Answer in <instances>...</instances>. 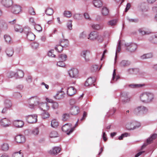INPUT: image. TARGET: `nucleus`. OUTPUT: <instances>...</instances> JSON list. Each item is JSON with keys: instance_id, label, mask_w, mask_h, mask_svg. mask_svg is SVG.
Here are the masks:
<instances>
[{"instance_id": "14", "label": "nucleus", "mask_w": 157, "mask_h": 157, "mask_svg": "<svg viewBox=\"0 0 157 157\" xmlns=\"http://www.w3.org/2000/svg\"><path fill=\"white\" fill-rule=\"evenodd\" d=\"M76 92V90L73 87L71 86L67 89V94L69 96H72Z\"/></svg>"}, {"instance_id": "19", "label": "nucleus", "mask_w": 157, "mask_h": 157, "mask_svg": "<svg viewBox=\"0 0 157 157\" xmlns=\"http://www.w3.org/2000/svg\"><path fill=\"white\" fill-rule=\"evenodd\" d=\"M65 95L64 92L63 91H60L57 92L56 95L55 96V98L57 99H60L63 98Z\"/></svg>"}, {"instance_id": "8", "label": "nucleus", "mask_w": 157, "mask_h": 157, "mask_svg": "<svg viewBox=\"0 0 157 157\" xmlns=\"http://www.w3.org/2000/svg\"><path fill=\"white\" fill-rule=\"evenodd\" d=\"M68 73L71 77L76 78L78 76V71L77 69L73 68L69 71Z\"/></svg>"}, {"instance_id": "5", "label": "nucleus", "mask_w": 157, "mask_h": 157, "mask_svg": "<svg viewBox=\"0 0 157 157\" xmlns=\"http://www.w3.org/2000/svg\"><path fill=\"white\" fill-rule=\"evenodd\" d=\"M147 111L146 108L144 106H140L135 109L134 110V113L138 115L139 113H144Z\"/></svg>"}, {"instance_id": "48", "label": "nucleus", "mask_w": 157, "mask_h": 157, "mask_svg": "<svg viewBox=\"0 0 157 157\" xmlns=\"http://www.w3.org/2000/svg\"><path fill=\"white\" fill-rule=\"evenodd\" d=\"M91 70L93 72H95L98 70V66L97 65H93L91 68Z\"/></svg>"}, {"instance_id": "42", "label": "nucleus", "mask_w": 157, "mask_h": 157, "mask_svg": "<svg viewBox=\"0 0 157 157\" xmlns=\"http://www.w3.org/2000/svg\"><path fill=\"white\" fill-rule=\"evenodd\" d=\"M73 17L76 20H80L82 19V16L80 14H75L74 15Z\"/></svg>"}, {"instance_id": "46", "label": "nucleus", "mask_w": 157, "mask_h": 157, "mask_svg": "<svg viewBox=\"0 0 157 157\" xmlns=\"http://www.w3.org/2000/svg\"><path fill=\"white\" fill-rule=\"evenodd\" d=\"M63 14L64 16L67 17H70L71 16V12L69 11H65Z\"/></svg>"}, {"instance_id": "4", "label": "nucleus", "mask_w": 157, "mask_h": 157, "mask_svg": "<svg viewBox=\"0 0 157 157\" xmlns=\"http://www.w3.org/2000/svg\"><path fill=\"white\" fill-rule=\"evenodd\" d=\"M10 11L13 13L17 14L21 11V7L17 5H12L10 6Z\"/></svg>"}, {"instance_id": "34", "label": "nucleus", "mask_w": 157, "mask_h": 157, "mask_svg": "<svg viewBox=\"0 0 157 157\" xmlns=\"http://www.w3.org/2000/svg\"><path fill=\"white\" fill-rule=\"evenodd\" d=\"M9 145L6 143H4L2 145L1 148L2 150L4 151H7L9 149Z\"/></svg>"}, {"instance_id": "6", "label": "nucleus", "mask_w": 157, "mask_h": 157, "mask_svg": "<svg viewBox=\"0 0 157 157\" xmlns=\"http://www.w3.org/2000/svg\"><path fill=\"white\" fill-rule=\"evenodd\" d=\"M37 116L36 114L31 115L26 117L27 121L30 123H33L36 122L37 121Z\"/></svg>"}, {"instance_id": "61", "label": "nucleus", "mask_w": 157, "mask_h": 157, "mask_svg": "<svg viewBox=\"0 0 157 157\" xmlns=\"http://www.w3.org/2000/svg\"><path fill=\"white\" fill-rule=\"evenodd\" d=\"M135 70H136V69H130L128 70L129 73L130 74H134V72Z\"/></svg>"}, {"instance_id": "45", "label": "nucleus", "mask_w": 157, "mask_h": 157, "mask_svg": "<svg viewBox=\"0 0 157 157\" xmlns=\"http://www.w3.org/2000/svg\"><path fill=\"white\" fill-rule=\"evenodd\" d=\"M38 43L36 42H33L31 44V46L33 49H36L38 47Z\"/></svg>"}, {"instance_id": "31", "label": "nucleus", "mask_w": 157, "mask_h": 157, "mask_svg": "<svg viewBox=\"0 0 157 157\" xmlns=\"http://www.w3.org/2000/svg\"><path fill=\"white\" fill-rule=\"evenodd\" d=\"M70 118V115L69 113H64L62 116V119L63 121L68 120Z\"/></svg>"}, {"instance_id": "57", "label": "nucleus", "mask_w": 157, "mask_h": 157, "mask_svg": "<svg viewBox=\"0 0 157 157\" xmlns=\"http://www.w3.org/2000/svg\"><path fill=\"white\" fill-rule=\"evenodd\" d=\"M13 77H15L16 78H17L16 72L14 71L10 72V78Z\"/></svg>"}, {"instance_id": "27", "label": "nucleus", "mask_w": 157, "mask_h": 157, "mask_svg": "<svg viewBox=\"0 0 157 157\" xmlns=\"http://www.w3.org/2000/svg\"><path fill=\"white\" fill-rule=\"evenodd\" d=\"M59 44L64 47H67L68 44V41L67 40L62 39L59 41Z\"/></svg>"}, {"instance_id": "35", "label": "nucleus", "mask_w": 157, "mask_h": 157, "mask_svg": "<svg viewBox=\"0 0 157 157\" xmlns=\"http://www.w3.org/2000/svg\"><path fill=\"white\" fill-rule=\"evenodd\" d=\"M58 134L57 132L55 131H52L50 134V136L51 138H55L58 136Z\"/></svg>"}, {"instance_id": "36", "label": "nucleus", "mask_w": 157, "mask_h": 157, "mask_svg": "<svg viewBox=\"0 0 157 157\" xmlns=\"http://www.w3.org/2000/svg\"><path fill=\"white\" fill-rule=\"evenodd\" d=\"M117 21L116 20H112L109 21L108 23V25L109 26H115L116 25Z\"/></svg>"}, {"instance_id": "26", "label": "nucleus", "mask_w": 157, "mask_h": 157, "mask_svg": "<svg viewBox=\"0 0 157 157\" xmlns=\"http://www.w3.org/2000/svg\"><path fill=\"white\" fill-rule=\"evenodd\" d=\"M35 35L32 32H29L27 34V37L28 39L30 41L33 40L35 38Z\"/></svg>"}, {"instance_id": "23", "label": "nucleus", "mask_w": 157, "mask_h": 157, "mask_svg": "<svg viewBox=\"0 0 157 157\" xmlns=\"http://www.w3.org/2000/svg\"><path fill=\"white\" fill-rule=\"evenodd\" d=\"M131 64L130 61L127 60H122L120 63V65L121 67H126L129 66Z\"/></svg>"}, {"instance_id": "1", "label": "nucleus", "mask_w": 157, "mask_h": 157, "mask_svg": "<svg viewBox=\"0 0 157 157\" xmlns=\"http://www.w3.org/2000/svg\"><path fill=\"white\" fill-rule=\"evenodd\" d=\"M153 99V95L148 93H143L140 95V100L144 102H149Z\"/></svg>"}, {"instance_id": "44", "label": "nucleus", "mask_w": 157, "mask_h": 157, "mask_svg": "<svg viewBox=\"0 0 157 157\" xmlns=\"http://www.w3.org/2000/svg\"><path fill=\"white\" fill-rule=\"evenodd\" d=\"M139 33L142 35L149 34L150 33V32H145L142 29H139Z\"/></svg>"}, {"instance_id": "9", "label": "nucleus", "mask_w": 157, "mask_h": 157, "mask_svg": "<svg viewBox=\"0 0 157 157\" xmlns=\"http://www.w3.org/2000/svg\"><path fill=\"white\" fill-rule=\"evenodd\" d=\"M81 55V56L85 59L86 61H88L89 60L90 53L89 50H86L82 51Z\"/></svg>"}, {"instance_id": "59", "label": "nucleus", "mask_w": 157, "mask_h": 157, "mask_svg": "<svg viewBox=\"0 0 157 157\" xmlns=\"http://www.w3.org/2000/svg\"><path fill=\"white\" fill-rule=\"evenodd\" d=\"M84 16L86 19L88 20H90L91 18L90 17L89 14L87 13H85L84 14Z\"/></svg>"}, {"instance_id": "18", "label": "nucleus", "mask_w": 157, "mask_h": 157, "mask_svg": "<svg viewBox=\"0 0 157 157\" xmlns=\"http://www.w3.org/2000/svg\"><path fill=\"white\" fill-rule=\"evenodd\" d=\"M39 107L41 109L44 111H46L49 109V106L48 105L47 103H40Z\"/></svg>"}, {"instance_id": "51", "label": "nucleus", "mask_w": 157, "mask_h": 157, "mask_svg": "<svg viewBox=\"0 0 157 157\" xmlns=\"http://www.w3.org/2000/svg\"><path fill=\"white\" fill-rule=\"evenodd\" d=\"M63 61L62 60L58 62L57 65L60 67H64L65 66V64Z\"/></svg>"}, {"instance_id": "25", "label": "nucleus", "mask_w": 157, "mask_h": 157, "mask_svg": "<svg viewBox=\"0 0 157 157\" xmlns=\"http://www.w3.org/2000/svg\"><path fill=\"white\" fill-rule=\"evenodd\" d=\"M101 13L103 16H106L108 15L109 10L106 7H103L101 10Z\"/></svg>"}, {"instance_id": "55", "label": "nucleus", "mask_w": 157, "mask_h": 157, "mask_svg": "<svg viewBox=\"0 0 157 157\" xmlns=\"http://www.w3.org/2000/svg\"><path fill=\"white\" fill-rule=\"evenodd\" d=\"M4 37L6 42L8 43L10 42V36L9 35H4Z\"/></svg>"}, {"instance_id": "22", "label": "nucleus", "mask_w": 157, "mask_h": 157, "mask_svg": "<svg viewBox=\"0 0 157 157\" xmlns=\"http://www.w3.org/2000/svg\"><path fill=\"white\" fill-rule=\"evenodd\" d=\"M93 3L94 6L98 8H100L102 5V2L100 0H94Z\"/></svg>"}, {"instance_id": "17", "label": "nucleus", "mask_w": 157, "mask_h": 157, "mask_svg": "<svg viewBox=\"0 0 157 157\" xmlns=\"http://www.w3.org/2000/svg\"><path fill=\"white\" fill-rule=\"evenodd\" d=\"M79 112V108L77 106L72 107L70 110V113L72 115H76L78 114Z\"/></svg>"}, {"instance_id": "2", "label": "nucleus", "mask_w": 157, "mask_h": 157, "mask_svg": "<svg viewBox=\"0 0 157 157\" xmlns=\"http://www.w3.org/2000/svg\"><path fill=\"white\" fill-rule=\"evenodd\" d=\"M75 128V127H72V124L70 123L66 124L62 126V130L67 135H69L73 132Z\"/></svg>"}, {"instance_id": "56", "label": "nucleus", "mask_w": 157, "mask_h": 157, "mask_svg": "<svg viewBox=\"0 0 157 157\" xmlns=\"http://www.w3.org/2000/svg\"><path fill=\"white\" fill-rule=\"evenodd\" d=\"M72 21H68L67 24V26L68 28L71 30L72 29Z\"/></svg>"}, {"instance_id": "39", "label": "nucleus", "mask_w": 157, "mask_h": 157, "mask_svg": "<svg viewBox=\"0 0 157 157\" xmlns=\"http://www.w3.org/2000/svg\"><path fill=\"white\" fill-rule=\"evenodd\" d=\"M35 29L38 31L40 32L42 31V29L41 26L38 24H35L34 25Z\"/></svg>"}, {"instance_id": "7", "label": "nucleus", "mask_w": 157, "mask_h": 157, "mask_svg": "<svg viewBox=\"0 0 157 157\" xmlns=\"http://www.w3.org/2000/svg\"><path fill=\"white\" fill-rule=\"evenodd\" d=\"M15 140L17 143L23 144L25 141V136L21 134L17 135L15 137Z\"/></svg>"}, {"instance_id": "16", "label": "nucleus", "mask_w": 157, "mask_h": 157, "mask_svg": "<svg viewBox=\"0 0 157 157\" xmlns=\"http://www.w3.org/2000/svg\"><path fill=\"white\" fill-rule=\"evenodd\" d=\"M13 123L15 126L18 128H21L24 124V122L20 120L15 121L13 122Z\"/></svg>"}, {"instance_id": "29", "label": "nucleus", "mask_w": 157, "mask_h": 157, "mask_svg": "<svg viewBox=\"0 0 157 157\" xmlns=\"http://www.w3.org/2000/svg\"><path fill=\"white\" fill-rule=\"evenodd\" d=\"M12 157H23V153L20 150L18 152H15L12 155Z\"/></svg>"}, {"instance_id": "28", "label": "nucleus", "mask_w": 157, "mask_h": 157, "mask_svg": "<svg viewBox=\"0 0 157 157\" xmlns=\"http://www.w3.org/2000/svg\"><path fill=\"white\" fill-rule=\"evenodd\" d=\"M135 124L134 122L128 123L126 125V128L128 130L133 129L135 128Z\"/></svg>"}, {"instance_id": "64", "label": "nucleus", "mask_w": 157, "mask_h": 157, "mask_svg": "<svg viewBox=\"0 0 157 157\" xmlns=\"http://www.w3.org/2000/svg\"><path fill=\"white\" fill-rule=\"evenodd\" d=\"M87 115V113L86 112H84L83 115V117L81 119V121H82L83 120L85 119L86 117V116Z\"/></svg>"}, {"instance_id": "33", "label": "nucleus", "mask_w": 157, "mask_h": 157, "mask_svg": "<svg viewBox=\"0 0 157 157\" xmlns=\"http://www.w3.org/2000/svg\"><path fill=\"white\" fill-rule=\"evenodd\" d=\"M53 9L50 8H47L45 11L46 13L48 15H51L53 14Z\"/></svg>"}, {"instance_id": "60", "label": "nucleus", "mask_w": 157, "mask_h": 157, "mask_svg": "<svg viewBox=\"0 0 157 157\" xmlns=\"http://www.w3.org/2000/svg\"><path fill=\"white\" fill-rule=\"evenodd\" d=\"M121 41H119L118 44V46L117 48V50L116 51V53L117 52H119L121 51Z\"/></svg>"}, {"instance_id": "54", "label": "nucleus", "mask_w": 157, "mask_h": 157, "mask_svg": "<svg viewBox=\"0 0 157 157\" xmlns=\"http://www.w3.org/2000/svg\"><path fill=\"white\" fill-rule=\"evenodd\" d=\"M92 27L93 29L96 30L99 29L100 28V25L97 24L92 25Z\"/></svg>"}, {"instance_id": "30", "label": "nucleus", "mask_w": 157, "mask_h": 157, "mask_svg": "<svg viewBox=\"0 0 157 157\" xmlns=\"http://www.w3.org/2000/svg\"><path fill=\"white\" fill-rule=\"evenodd\" d=\"M157 136V135L156 134H153L151 137L150 138L148 139L147 140V144H150L151 141L154 139H155Z\"/></svg>"}, {"instance_id": "58", "label": "nucleus", "mask_w": 157, "mask_h": 157, "mask_svg": "<svg viewBox=\"0 0 157 157\" xmlns=\"http://www.w3.org/2000/svg\"><path fill=\"white\" fill-rule=\"evenodd\" d=\"M39 131L37 128H35L32 131V133L34 135H37Z\"/></svg>"}, {"instance_id": "49", "label": "nucleus", "mask_w": 157, "mask_h": 157, "mask_svg": "<svg viewBox=\"0 0 157 157\" xmlns=\"http://www.w3.org/2000/svg\"><path fill=\"white\" fill-rule=\"evenodd\" d=\"M29 13L30 14L32 15H34L35 14V12L34 11V9L33 7H30L29 9Z\"/></svg>"}, {"instance_id": "37", "label": "nucleus", "mask_w": 157, "mask_h": 157, "mask_svg": "<svg viewBox=\"0 0 157 157\" xmlns=\"http://www.w3.org/2000/svg\"><path fill=\"white\" fill-rule=\"evenodd\" d=\"M64 47L62 46L61 44L57 45L55 47V49L59 52H61L63 50V48Z\"/></svg>"}, {"instance_id": "47", "label": "nucleus", "mask_w": 157, "mask_h": 157, "mask_svg": "<svg viewBox=\"0 0 157 157\" xmlns=\"http://www.w3.org/2000/svg\"><path fill=\"white\" fill-rule=\"evenodd\" d=\"M128 136H129V134L127 133H125L122 134L121 136H120L118 138V139L120 140H121L123 139V137Z\"/></svg>"}, {"instance_id": "32", "label": "nucleus", "mask_w": 157, "mask_h": 157, "mask_svg": "<svg viewBox=\"0 0 157 157\" xmlns=\"http://www.w3.org/2000/svg\"><path fill=\"white\" fill-rule=\"evenodd\" d=\"M51 126L53 128H56L59 125V123L56 119L53 120L51 123Z\"/></svg>"}, {"instance_id": "24", "label": "nucleus", "mask_w": 157, "mask_h": 157, "mask_svg": "<svg viewBox=\"0 0 157 157\" xmlns=\"http://www.w3.org/2000/svg\"><path fill=\"white\" fill-rule=\"evenodd\" d=\"M17 78H19L23 77L24 76V73L23 71L19 70L16 72Z\"/></svg>"}, {"instance_id": "53", "label": "nucleus", "mask_w": 157, "mask_h": 157, "mask_svg": "<svg viewBox=\"0 0 157 157\" xmlns=\"http://www.w3.org/2000/svg\"><path fill=\"white\" fill-rule=\"evenodd\" d=\"M49 117V114L48 113H43L42 115V117L43 118H48Z\"/></svg>"}, {"instance_id": "38", "label": "nucleus", "mask_w": 157, "mask_h": 157, "mask_svg": "<svg viewBox=\"0 0 157 157\" xmlns=\"http://www.w3.org/2000/svg\"><path fill=\"white\" fill-rule=\"evenodd\" d=\"M2 3L3 5L6 7H10L9 0H2Z\"/></svg>"}, {"instance_id": "43", "label": "nucleus", "mask_w": 157, "mask_h": 157, "mask_svg": "<svg viewBox=\"0 0 157 157\" xmlns=\"http://www.w3.org/2000/svg\"><path fill=\"white\" fill-rule=\"evenodd\" d=\"M67 57V55L64 54H61L59 56V58L60 59V60L63 61L66 60Z\"/></svg>"}, {"instance_id": "11", "label": "nucleus", "mask_w": 157, "mask_h": 157, "mask_svg": "<svg viewBox=\"0 0 157 157\" xmlns=\"http://www.w3.org/2000/svg\"><path fill=\"white\" fill-rule=\"evenodd\" d=\"M126 49L131 52L135 51L137 48V45L135 44L132 43L129 45H126Z\"/></svg>"}, {"instance_id": "50", "label": "nucleus", "mask_w": 157, "mask_h": 157, "mask_svg": "<svg viewBox=\"0 0 157 157\" xmlns=\"http://www.w3.org/2000/svg\"><path fill=\"white\" fill-rule=\"evenodd\" d=\"M54 50H50L48 53V55L49 56L51 57H55L56 55L54 54Z\"/></svg>"}, {"instance_id": "15", "label": "nucleus", "mask_w": 157, "mask_h": 157, "mask_svg": "<svg viewBox=\"0 0 157 157\" xmlns=\"http://www.w3.org/2000/svg\"><path fill=\"white\" fill-rule=\"evenodd\" d=\"M9 120L7 119L6 118H4L1 120L0 121V124L2 126L6 127L9 126Z\"/></svg>"}, {"instance_id": "63", "label": "nucleus", "mask_w": 157, "mask_h": 157, "mask_svg": "<svg viewBox=\"0 0 157 157\" xmlns=\"http://www.w3.org/2000/svg\"><path fill=\"white\" fill-rule=\"evenodd\" d=\"M152 42L155 43H157V36H154L152 38Z\"/></svg>"}, {"instance_id": "40", "label": "nucleus", "mask_w": 157, "mask_h": 157, "mask_svg": "<svg viewBox=\"0 0 157 157\" xmlns=\"http://www.w3.org/2000/svg\"><path fill=\"white\" fill-rule=\"evenodd\" d=\"M52 107L54 109H57L59 106L58 103L56 101H53L52 102Z\"/></svg>"}, {"instance_id": "10", "label": "nucleus", "mask_w": 157, "mask_h": 157, "mask_svg": "<svg viewBox=\"0 0 157 157\" xmlns=\"http://www.w3.org/2000/svg\"><path fill=\"white\" fill-rule=\"evenodd\" d=\"M61 150V148L59 147H53L52 149L50 150L48 153L50 155H56L59 153Z\"/></svg>"}, {"instance_id": "41", "label": "nucleus", "mask_w": 157, "mask_h": 157, "mask_svg": "<svg viewBox=\"0 0 157 157\" xmlns=\"http://www.w3.org/2000/svg\"><path fill=\"white\" fill-rule=\"evenodd\" d=\"M30 28L29 27H25L23 29V32L26 34H28L31 32Z\"/></svg>"}, {"instance_id": "12", "label": "nucleus", "mask_w": 157, "mask_h": 157, "mask_svg": "<svg viewBox=\"0 0 157 157\" xmlns=\"http://www.w3.org/2000/svg\"><path fill=\"white\" fill-rule=\"evenodd\" d=\"M122 100L123 102L125 103L128 102L130 101L131 97L128 96L127 93H124L122 94Z\"/></svg>"}, {"instance_id": "62", "label": "nucleus", "mask_w": 157, "mask_h": 157, "mask_svg": "<svg viewBox=\"0 0 157 157\" xmlns=\"http://www.w3.org/2000/svg\"><path fill=\"white\" fill-rule=\"evenodd\" d=\"M131 7V4L130 3H128L126 5V8L125 10V12H127L129 10Z\"/></svg>"}, {"instance_id": "3", "label": "nucleus", "mask_w": 157, "mask_h": 157, "mask_svg": "<svg viewBox=\"0 0 157 157\" xmlns=\"http://www.w3.org/2000/svg\"><path fill=\"white\" fill-rule=\"evenodd\" d=\"M16 21V19L13 20L12 21H10V25L12 28H13L14 30L17 32H22L23 29L20 25L17 24H15Z\"/></svg>"}, {"instance_id": "21", "label": "nucleus", "mask_w": 157, "mask_h": 157, "mask_svg": "<svg viewBox=\"0 0 157 157\" xmlns=\"http://www.w3.org/2000/svg\"><path fill=\"white\" fill-rule=\"evenodd\" d=\"M98 36L97 33L96 32H91L89 35V37L88 38V39H90L91 40H94L96 39Z\"/></svg>"}, {"instance_id": "13", "label": "nucleus", "mask_w": 157, "mask_h": 157, "mask_svg": "<svg viewBox=\"0 0 157 157\" xmlns=\"http://www.w3.org/2000/svg\"><path fill=\"white\" fill-rule=\"evenodd\" d=\"M95 81V79L94 78H92V77H90L87 79L85 83V85L86 86H89L93 84L94 86V83Z\"/></svg>"}, {"instance_id": "20", "label": "nucleus", "mask_w": 157, "mask_h": 157, "mask_svg": "<svg viewBox=\"0 0 157 157\" xmlns=\"http://www.w3.org/2000/svg\"><path fill=\"white\" fill-rule=\"evenodd\" d=\"M30 102L32 101L33 102L35 105H39L40 104V99L37 97H32L29 100Z\"/></svg>"}, {"instance_id": "52", "label": "nucleus", "mask_w": 157, "mask_h": 157, "mask_svg": "<svg viewBox=\"0 0 157 157\" xmlns=\"http://www.w3.org/2000/svg\"><path fill=\"white\" fill-rule=\"evenodd\" d=\"M79 37L80 39H83L86 38V34L85 33L83 32L80 35Z\"/></svg>"}]
</instances>
